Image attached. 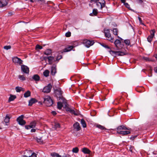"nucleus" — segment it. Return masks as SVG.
I'll return each mask as SVG.
<instances>
[{"label":"nucleus","instance_id":"obj_1","mask_svg":"<svg viewBox=\"0 0 157 157\" xmlns=\"http://www.w3.org/2000/svg\"><path fill=\"white\" fill-rule=\"evenodd\" d=\"M56 96L58 100H62L64 101V98L62 96V92L60 89H57L55 90Z\"/></svg>","mask_w":157,"mask_h":157},{"label":"nucleus","instance_id":"obj_2","mask_svg":"<svg viewBox=\"0 0 157 157\" xmlns=\"http://www.w3.org/2000/svg\"><path fill=\"white\" fill-rule=\"evenodd\" d=\"M44 102L48 106H51L53 103L52 100L49 96H47L44 98Z\"/></svg>","mask_w":157,"mask_h":157},{"label":"nucleus","instance_id":"obj_3","mask_svg":"<svg viewBox=\"0 0 157 157\" xmlns=\"http://www.w3.org/2000/svg\"><path fill=\"white\" fill-rule=\"evenodd\" d=\"M110 53L113 56H123L126 55L127 54L126 52H122L121 51H114L112 50H110L109 51Z\"/></svg>","mask_w":157,"mask_h":157},{"label":"nucleus","instance_id":"obj_4","mask_svg":"<svg viewBox=\"0 0 157 157\" xmlns=\"http://www.w3.org/2000/svg\"><path fill=\"white\" fill-rule=\"evenodd\" d=\"M104 32L105 36L108 38V40L111 42H113L114 41V38L111 37L110 33L109 30V29H104Z\"/></svg>","mask_w":157,"mask_h":157},{"label":"nucleus","instance_id":"obj_5","mask_svg":"<svg viewBox=\"0 0 157 157\" xmlns=\"http://www.w3.org/2000/svg\"><path fill=\"white\" fill-rule=\"evenodd\" d=\"M82 41L83 43L87 48H89L94 43L93 40H83Z\"/></svg>","mask_w":157,"mask_h":157},{"label":"nucleus","instance_id":"obj_6","mask_svg":"<svg viewBox=\"0 0 157 157\" xmlns=\"http://www.w3.org/2000/svg\"><path fill=\"white\" fill-rule=\"evenodd\" d=\"M26 153H28V155H23V157H36V154L34 152L32 153V151L30 150L25 151L24 154H26Z\"/></svg>","mask_w":157,"mask_h":157},{"label":"nucleus","instance_id":"obj_7","mask_svg":"<svg viewBox=\"0 0 157 157\" xmlns=\"http://www.w3.org/2000/svg\"><path fill=\"white\" fill-rule=\"evenodd\" d=\"M52 86L50 83L45 86L43 89L42 91L44 93H48L51 91Z\"/></svg>","mask_w":157,"mask_h":157},{"label":"nucleus","instance_id":"obj_8","mask_svg":"<svg viewBox=\"0 0 157 157\" xmlns=\"http://www.w3.org/2000/svg\"><path fill=\"white\" fill-rule=\"evenodd\" d=\"M95 2L96 3L97 8L99 9L102 10L105 6V2L104 1H103L101 3L98 1Z\"/></svg>","mask_w":157,"mask_h":157},{"label":"nucleus","instance_id":"obj_9","mask_svg":"<svg viewBox=\"0 0 157 157\" xmlns=\"http://www.w3.org/2000/svg\"><path fill=\"white\" fill-rule=\"evenodd\" d=\"M12 60L13 63L15 64L21 65L23 63V61L20 58L17 57H14L12 59Z\"/></svg>","mask_w":157,"mask_h":157},{"label":"nucleus","instance_id":"obj_10","mask_svg":"<svg viewBox=\"0 0 157 157\" xmlns=\"http://www.w3.org/2000/svg\"><path fill=\"white\" fill-rule=\"evenodd\" d=\"M21 70L24 73L28 74L29 72V68L24 65H22L21 66Z\"/></svg>","mask_w":157,"mask_h":157},{"label":"nucleus","instance_id":"obj_11","mask_svg":"<svg viewBox=\"0 0 157 157\" xmlns=\"http://www.w3.org/2000/svg\"><path fill=\"white\" fill-rule=\"evenodd\" d=\"M73 48V46H70L64 49L59 51L58 52L59 54H60L61 53H63L64 52H69L72 50Z\"/></svg>","mask_w":157,"mask_h":157},{"label":"nucleus","instance_id":"obj_12","mask_svg":"<svg viewBox=\"0 0 157 157\" xmlns=\"http://www.w3.org/2000/svg\"><path fill=\"white\" fill-rule=\"evenodd\" d=\"M128 129L124 125H121L118 127L117 128V132L120 134V132H122L124 130H126Z\"/></svg>","mask_w":157,"mask_h":157},{"label":"nucleus","instance_id":"obj_13","mask_svg":"<svg viewBox=\"0 0 157 157\" xmlns=\"http://www.w3.org/2000/svg\"><path fill=\"white\" fill-rule=\"evenodd\" d=\"M73 127L77 131H79L81 129V127L80 126L78 122H75L73 125Z\"/></svg>","mask_w":157,"mask_h":157},{"label":"nucleus","instance_id":"obj_14","mask_svg":"<svg viewBox=\"0 0 157 157\" xmlns=\"http://www.w3.org/2000/svg\"><path fill=\"white\" fill-rule=\"evenodd\" d=\"M51 72L52 75H54L56 73V68L55 65H53L51 67Z\"/></svg>","mask_w":157,"mask_h":157},{"label":"nucleus","instance_id":"obj_15","mask_svg":"<svg viewBox=\"0 0 157 157\" xmlns=\"http://www.w3.org/2000/svg\"><path fill=\"white\" fill-rule=\"evenodd\" d=\"M8 0H1L0 2V7H3L7 5Z\"/></svg>","mask_w":157,"mask_h":157},{"label":"nucleus","instance_id":"obj_16","mask_svg":"<svg viewBox=\"0 0 157 157\" xmlns=\"http://www.w3.org/2000/svg\"><path fill=\"white\" fill-rule=\"evenodd\" d=\"M37 102V101L34 98H32L29 101V105L32 106L33 104Z\"/></svg>","mask_w":157,"mask_h":157},{"label":"nucleus","instance_id":"obj_17","mask_svg":"<svg viewBox=\"0 0 157 157\" xmlns=\"http://www.w3.org/2000/svg\"><path fill=\"white\" fill-rule=\"evenodd\" d=\"M68 111H69L71 113L75 115H78L79 114V113L78 110L75 111L74 110H71L69 109L67 110Z\"/></svg>","mask_w":157,"mask_h":157},{"label":"nucleus","instance_id":"obj_18","mask_svg":"<svg viewBox=\"0 0 157 157\" xmlns=\"http://www.w3.org/2000/svg\"><path fill=\"white\" fill-rule=\"evenodd\" d=\"M82 151L85 154H90L91 151L87 148L84 147L82 149Z\"/></svg>","mask_w":157,"mask_h":157},{"label":"nucleus","instance_id":"obj_19","mask_svg":"<svg viewBox=\"0 0 157 157\" xmlns=\"http://www.w3.org/2000/svg\"><path fill=\"white\" fill-rule=\"evenodd\" d=\"M121 42L120 40L118 39L116 40L114 42V44L117 48H118L119 46L120 45Z\"/></svg>","mask_w":157,"mask_h":157},{"label":"nucleus","instance_id":"obj_20","mask_svg":"<svg viewBox=\"0 0 157 157\" xmlns=\"http://www.w3.org/2000/svg\"><path fill=\"white\" fill-rule=\"evenodd\" d=\"M32 78L34 81H37L40 80V77L38 75L36 74L33 76Z\"/></svg>","mask_w":157,"mask_h":157},{"label":"nucleus","instance_id":"obj_21","mask_svg":"<svg viewBox=\"0 0 157 157\" xmlns=\"http://www.w3.org/2000/svg\"><path fill=\"white\" fill-rule=\"evenodd\" d=\"M130 133L129 131H126L125 130L122 131V132H120V134L123 135H125Z\"/></svg>","mask_w":157,"mask_h":157},{"label":"nucleus","instance_id":"obj_22","mask_svg":"<svg viewBox=\"0 0 157 157\" xmlns=\"http://www.w3.org/2000/svg\"><path fill=\"white\" fill-rule=\"evenodd\" d=\"M98 13V10L97 9H94L93 10L92 13H90V15L91 16H93L94 15H96Z\"/></svg>","mask_w":157,"mask_h":157},{"label":"nucleus","instance_id":"obj_23","mask_svg":"<svg viewBox=\"0 0 157 157\" xmlns=\"http://www.w3.org/2000/svg\"><path fill=\"white\" fill-rule=\"evenodd\" d=\"M47 58L48 59L49 64H52V60H53L54 58V57L52 56H50L47 57Z\"/></svg>","mask_w":157,"mask_h":157},{"label":"nucleus","instance_id":"obj_24","mask_svg":"<svg viewBox=\"0 0 157 157\" xmlns=\"http://www.w3.org/2000/svg\"><path fill=\"white\" fill-rule=\"evenodd\" d=\"M51 155L52 157H62L61 155L56 152H52L51 153Z\"/></svg>","mask_w":157,"mask_h":157},{"label":"nucleus","instance_id":"obj_25","mask_svg":"<svg viewBox=\"0 0 157 157\" xmlns=\"http://www.w3.org/2000/svg\"><path fill=\"white\" fill-rule=\"evenodd\" d=\"M81 124H82L83 127V128L86 127V122L84 119H82L81 120Z\"/></svg>","mask_w":157,"mask_h":157},{"label":"nucleus","instance_id":"obj_26","mask_svg":"<svg viewBox=\"0 0 157 157\" xmlns=\"http://www.w3.org/2000/svg\"><path fill=\"white\" fill-rule=\"evenodd\" d=\"M31 95L30 92L29 90H28L24 94V97L25 98H27L29 97Z\"/></svg>","mask_w":157,"mask_h":157},{"label":"nucleus","instance_id":"obj_27","mask_svg":"<svg viewBox=\"0 0 157 157\" xmlns=\"http://www.w3.org/2000/svg\"><path fill=\"white\" fill-rule=\"evenodd\" d=\"M16 98V96L15 95H11L10 97H9V101H13Z\"/></svg>","mask_w":157,"mask_h":157},{"label":"nucleus","instance_id":"obj_28","mask_svg":"<svg viewBox=\"0 0 157 157\" xmlns=\"http://www.w3.org/2000/svg\"><path fill=\"white\" fill-rule=\"evenodd\" d=\"M24 116L23 115H21L19 117H18L17 119V121L18 122H20L21 121L23 120Z\"/></svg>","mask_w":157,"mask_h":157},{"label":"nucleus","instance_id":"obj_29","mask_svg":"<svg viewBox=\"0 0 157 157\" xmlns=\"http://www.w3.org/2000/svg\"><path fill=\"white\" fill-rule=\"evenodd\" d=\"M52 53L51 50L50 49H48L46 50L44 52V54L47 55H49L51 54Z\"/></svg>","mask_w":157,"mask_h":157},{"label":"nucleus","instance_id":"obj_30","mask_svg":"<svg viewBox=\"0 0 157 157\" xmlns=\"http://www.w3.org/2000/svg\"><path fill=\"white\" fill-rule=\"evenodd\" d=\"M36 125V122L35 121L32 122L30 124V126L31 128H34Z\"/></svg>","mask_w":157,"mask_h":157},{"label":"nucleus","instance_id":"obj_31","mask_svg":"<svg viewBox=\"0 0 157 157\" xmlns=\"http://www.w3.org/2000/svg\"><path fill=\"white\" fill-rule=\"evenodd\" d=\"M10 118L7 114L6 116L5 119H4V122L6 123H8L9 122Z\"/></svg>","mask_w":157,"mask_h":157},{"label":"nucleus","instance_id":"obj_32","mask_svg":"<svg viewBox=\"0 0 157 157\" xmlns=\"http://www.w3.org/2000/svg\"><path fill=\"white\" fill-rule=\"evenodd\" d=\"M49 71L48 70H45L43 72L44 75L46 77H47L49 76Z\"/></svg>","mask_w":157,"mask_h":157},{"label":"nucleus","instance_id":"obj_33","mask_svg":"<svg viewBox=\"0 0 157 157\" xmlns=\"http://www.w3.org/2000/svg\"><path fill=\"white\" fill-rule=\"evenodd\" d=\"M60 124L59 123H55L54 125V128L55 129H57L60 128Z\"/></svg>","mask_w":157,"mask_h":157},{"label":"nucleus","instance_id":"obj_34","mask_svg":"<svg viewBox=\"0 0 157 157\" xmlns=\"http://www.w3.org/2000/svg\"><path fill=\"white\" fill-rule=\"evenodd\" d=\"M23 88L21 87L17 86L15 88V90L17 92H20L22 90Z\"/></svg>","mask_w":157,"mask_h":157},{"label":"nucleus","instance_id":"obj_35","mask_svg":"<svg viewBox=\"0 0 157 157\" xmlns=\"http://www.w3.org/2000/svg\"><path fill=\"white\" fill-rule=\"evenodd\" d=\"M57 106L58 108L59 109H61L63 106L62 103L60 102H58L57 103Z\"/></svg>","mask_w":157,"mask_h":157},{"label":"nucleus","instance_id":"obj_36","mask_svg":"<svg viewBox=\"0 0 157 157\" xmlns=\"http://www.w3.org/2000/svg\"><path fill=\"white\" fill-rule=\"evenodd\" d=\"M18 78L20 80L22 81H24L26 79L25 77L23 75H20L18 76Z\"/></svg>","mask_w":157,"mask_h":157},{"label":"nucleus","instance_id":"obj_37","mask_svg":"<svg viewBox=\"0 0 157 157\" xmlns=\"http://www.w3.org/2000/svg\"><path fill=\"white\" fill-rule=\"evenodd\" d=\"M79 150L77 147L73 148L72 149V151L73 153H77L78 151Z\"/></svg>","mask_w":157,"mask_h":157},{"label":"nucleus","instance_id":"obj_38","mask_svg":"<svg viewBox=\"0 0 157 157\" xmlns=\"http://www.w3.org/2000/svg\"><path fill=\"white\" fill-rule=\"evenodd\" d=\"M150 35L152 37H154L155 36V31L154 29H152L150 31Z\"/></svg>","mask_w":157,"mask_h":157},{"label":"nucleus","instance_id":"obj_39","mask_svg":"<svg viewBox=\"0 0 157 157\" xmlns=\"http://www.w3.org/2000/svg\"><path fill=\"white\" fill-rule=\"evenodd\" d=\"M96 126L97 127L101 130L106 129L104 127L100 124L97 125Z\"/></svg>","mask_w":157,"mask_h":157},{"label":"nucleus","instance_id":"obj_40","mask_svg":"<svg viewBox=\"0 0 157 157\" xmlns=\"http://www.w3.org/2000/svg\"><path fill=\"white\" fill-rule=\"evenodd\" d=\"M124 43L126 45H129L130 44V40L128 39H126L124 40Z\"/></svg>","mask_w":157,"mask_h":157},{"label":"nucleus","instance_id":"obj_41","mask_svg":"<svg viewBox=\"0 0 157 157\" xmlns=\"http://www.w3.org/2000/svg\"><path fill=\"white\" fill-rule=\"evenodd\" d=\"M113 34L115 35H117L118 29L117 28L113 29Z\"/></svg>","mask_w":157,"mask_h":157},{"label":"nucleus","instance_id":"obj_42","mask_svg":"<svg viewBox=\"0 0 157 157\" xmlns=\"http://www.w3.org/2000/svg\"><path fill=\"white\" fill-rule=\"evenodd\" d=\"M153 38V37H152L150 35L147 38V40L148 41L151 43L152 41Z\"/></svg>","mask_w":157,"mask_h":157},{"label":"nucleus","instance_id":"obj_43","mask_svg":"<svg viewBox=\"0 0 157 157\" xmlns=\"http://www.w3.org/2000/svg\"><path fill=\"white\" fill-rule=\"evenodd\" d=\"M124 5L126 8H127L130 10H132L130 7L128 3L125 2L124 4Z\"/></svg>","mask_w":157,"mask_h":157},{"label":"nucleus","instance_id":"obj_44","mask_svg":"<svg viewBox=\"0 0 157 157\" xmlns=\"http://www.w3.org/2000/svg\"><path fill=\"white\" fill-rule=\"evenodd\" d=\"M18 124L21 125H23L26 124V122L25 120H23L21 121L18 122Z\"/></svg>","mask_w":157,"mask_h":157},{"label":"nucleus","instance_id":"obj_45","mask_svg":"<svg viewBox=\"0 0 157 157\" xmlns=\"http://www.w3.org/2000/svg\"><path fill=\"white\" fill-rule=\"evenodd\" d=\"M36 49H41L42 48V47L40 45H39L37 44L36 45Z\"/></svg>","mask_w":157,"mask_h":157},{"label":"nucleus","instance_id":"obj_46","mask_svg":"<svg viewBox=\"0 0 157 157\" xmlns=\"http://www.w3.org/2000/svg\"><path fill=\"white\" fill-rule=\"evenodd\" d=\"M71 36V33L70 32H68L65 34V36L67 37H69Z\"/></svg>","mask_w":157,"mask_h":157},{"label":"nucleus","instance_id":"obj_47","mask_svg":"<svg viewBox=\"0 0 157 157\" xmlns=\"http://www.w3.org/2000/svg\"><path fill=\"white\" fill-rule=\"evenodd\" d=\"M11 48V47L10 46H4V49H6L7 50L10 49Z\"/></svg>","mask_w":157,"mask_h":157},{"label":"nucleus","instance_id":"obj_48","mask_svg":"<svg viewBox=\"0 0 157 157\" xmlns=\"http://www.w3.org/2000/svg\"><path fill=\"white\" fill-rule=\"evenodd\" d=\"M101 45L103 46L104 47L107 48V49H109L110 48L107 45L105 44H101Z\"/></svg>","mask_w":157,"mask_h":157},{"label":"nucleus","instance_id":"obj_49","mask_svg":"<svg viewBox=\"0 0 157 157\" xmlns=\"http://www.w3.org/2000/svg\"><path fill=\"white\" fill-rule=\"evenodd\" d=\"M36 140L38 142V143H42V140L41 139V138H36Z\"/></svg>","mask_w":157,"mask_h":157},{"label":"nucleus","instance_id":"obj_50","mask_svg":"<svg viewBox=\"0 0 157 157\" xmlns=\"http://www.w3.org/2000/svg\"><path fill=\"white\" fill-rule=\"evenodd\" d=\"M62 56L61 55H58L57 56L56 59L57 60H59L60 59H62Z\"/></svg>","mask_w":157,"mask_h":157},{"label":"nucleus","instance_id":"obj_51","mask_svg":"<svg viewBox=\"0 0 157 157\" xmlns=\"http://www.w3.org/2000/svg\"><path fill=\"white\" fill-rule=\"evenodd\" d=\"M136 1L138 3L140 4H142L143 2V1L142 0H136Z\"/></svg>","mask_w":157,"mask_h":157},{"label":"nucleus","instance_id":"obj_52","mask_svg":"<svg viewBox=\"0 0 157 157\" xmlns=\"http://www.w3.org/2000/svg\"><path fill=\"white\" fill-rule=\"evenodd\" d=\"M62 157H71V156L69 154H64Z\"/></svg>","mask_w":157,"mask_h":157},{"label":"nucleus","instance_id":"obj_53","mask_svg":"<svg viewBox=\"0 0 157 157\" xmlns=\"http://www.w3.org/2000/svg\"><path fill=\"white\" fill-rule=\"evenodd\" d=\"M25 127V128L27 129H29L31 128L30 125H26Z\"/></svg>","mask_w":157,"mask_h":157},{"label":"nucleus","instance_id":"obj_54","mask_svg":"<svg viewBox=\"0 0 157 157\" xmlns=\"http://www.w3.org/2000/svg\"><path fill=\"white\" fill-rule=\"evenodd\" d=\"M51 113L53 115H55L56 114V113L55 111H52L51 112Z\"/></svg>","mask_w":157,"mask_h":157},{"label":"nucleus","instance_id":"obj_55","mask_svg":"<svg viewBox=\"0 0 157 157\" xmlns=\"http://www.w3.org/2000/svg\"><path fill=\"white\" fill-rule=\"evenodd\" d=\"M137 136H132L130 137V139L132 140H133L135 138L137 137Z\"/></svg>","mask_w":157,"mask_h":157},{"label":"nucleus","instance_id":"obj_56","mask_svg":"<svg viewBox=\"0 0 157 157\" xmlns=\"http://www.w3.org/2000/svg\"><path fill=\"white\" fill-rule=\"evenodd\" d=\"M149 72L151 74L152 69L151 67H150V68L148 70Z\"/></svg>","mask_w":157,"mask_h":157},{"label":"nucleus","instance_id":"obj_57","mask_svg":"<svg viewBox=\"0 0 157 157\" xmlns=\"http://www.w3.org/2000/svg\"><path fill=\"white\" fill-rule=\"evenodd\" d=\"M146 61H149V59L148 58L146 57H144L143 58Z\"/></svg>","mask_w":157,"mask_h":157},{"label":"nucleus","instance_id":"obj_58","mask_svg":"<svg viewBox=\"0 0 157 157\" xmlns=\"http://www.w3.org/2000/svg\"><path fill=\"white\" fill-rule=\"evenodd\" d=\"M31 132H36V129H31Z\"/></svg>","mask_w":157,"mask_h":157},{"label":"nucleus","instance_id":"obj_59","mask_svg":"<svg viewBox=\"0 0 157 157\" xmlns=\"http://www.w3.org/2000/svg\"><path fill=\"white\" fill-rule=\"evenodd\" d=\"M138 19H139V21L140 23L141 24H142V23L141 22H142V21L141 18L139 17H138Z\"/></svg>","mask_w":157,"mask_h":157},{"label":"nucleus","instance_id":"obj_60","mask_svg":"<svg viewBox=\"0 0 157 157\" xmlns=\"http://www.w3.org/2000/svg\"><path fill=\"white\" fill-rule=\"evenodd\" d=\"M122 3H123L124 4L125 3L126 0H120Z\"/></svg>","mask_w":157,"mask_h":157},{"label":"nucleus","instance_id":"obj_61","mask_svg":"<svg viewBox=\"0 0 157 157\" xmlns=\"http://www.w3.org/2000/svg\"><path fill=\"white\" fill-rule=\"evenodd\" d=\"M154 70L155 72L157 73V67H155L154 68Z\"/></svg>","mask_w":157,"mask_h":157},{"label":"nucleus","instance_id":"obj_62","mask_svg":"<svg viewBox=\"0 0 157 157\" xmlns=\"http://www.w3.org/2000/svg\"><path fill=\"white\" fill-rule=\"evenodd\" d=\"M13 14L12 12H10L8 13V14L9 16H11Z\"/></svg>","mask_w":157,"mask_h":157},{"label":"nucleus","instance_id":"obj_63","mask_svg":"<svg viewBox=\"0 0 157 157\" xmlns=\"http://www.w3.org/2000/svg\"><path fill=\"white\" fill-rule=\"evenodd\" d=\"M99 0H91L92 2H97V1H98Z\"/></svg>","mask_w":157,"mask_h":157},{"label":"nucleus","instance_id":"obj_64","mask_svg":"<svg viewBox=\"0 0 157 157\" xmlns=\"http://www.w3.org/2000/svg\"><path fill=\"white\" fill-rule=\"evenodd\" d=\"M94 96V95H93V94H91V97H90H90H89V98H93V97Z\"/></svg>","mask_w":157,"mask_h":157}]
</instances>
